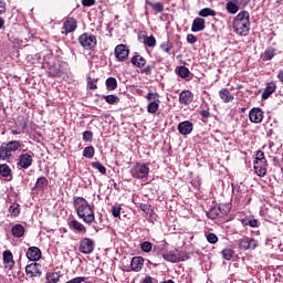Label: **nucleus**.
Masks as SVG:
<instances>
[{
  "label": "nucleus",
  "instance_id": "obj_1",
  "mask_svg": "<svg viewBox=\"0 0 283 283\" xmlns=\"http://www.w3.org/2000/svg\"><path fill=\"white\" fill-rule=\"evenodd\" d=\"M73 205L80 220L84 221L85 224H92L96 220L94 209L90 206L87 199L83 197H74Z\"/></svg>",
  "mask_w": 283,
  "mask_h": 283
},
{
  "label": "nucleus",
  "instance_id": "obj_2",
  "mask_svg": "<svg viewBox=\"0 0 283 283\" xmlns=\"http://www.w3.org/2000/svg\"><path fill=\"white\" fill-rule=\"evenodd\" d=\"M21 149L20 140H10L7 144L0 146V160H10L12 158V153L19 151Z\"/></svg>",
  "mask_w": 283,
  "mask_h": 283
},
{
  "label": "nucleus",
  "instance_id": "obj_3",
  "mask_svg": "<svg viewBox=\"0 0 283 283\" xmlns=\"http://www.w3.org/2000/svg\"><path fill=\"white\" fill-rule=\"evenodd\" d=\"M235 32L240 36H247L249 34V12L241 11L237 15Z\"/></svg>",
  "mask_w": 283,
  "mask_h": 283
},
{
  "label": "nucleus",
  "instance_id": "obj_4",
  "mask_svg": "<svg viewBox=\"0 0 283 283\" xmlns=\"http://www.w3.org/2000/svg\"><path fill=\"white\" fill-rule=\"evenodd\" d=\"M253 167L256 176H260V178H264V176L266 175V167H269V161H266L264 151L262 150L256 151L255 158L253 161Z\"/></svg>",
  "mask_w": 283,
  "mask_h": 283
},
{
  "label": "nucleus",
  "instance_id": "obj_5",
  "mask_svg": "<svg viewBox=\"0 0 283 283\" xmlns=\"http://www.w3.org/2000/svg\"><path fill=\"white\" fill-rule=\"evenodd\" d=\"M130 176L135 178L136 180H144V178H147L149 176V165L145 163H136L130 168Z\"/></svg>",
  "mask_w": 283,
  "mask_h": 283
},
{
  "label": "nucleus",
  "instance_id": "obj_6",
  "mask_svg": "<svg viewBox=\"0 0 283 283\" xmlns=\"http://www.w3.org/2000/svg\"><path fill=\"white\" fill-rule=\"evenodd\" d=\"M77 41L80 45L84 48V50H94V48L98 45V40L96 39V35L90 32H84L83 34H81Z\"/></svg>",
  "mask_w": 283,
  "mask_h": 283
},
{
  "label": "nucleus",
  "instance_id": "obj_7",
  "mask_svg": "<svg viewBox=\"0 0 283 283\" xmlns=\"http://www.w3.org/2000/svg\"><path fill=\"white\" fill-rule=\"evenodd\" d=\"M146 101H148L147 112L148 114H156L160 109V95L158 93L149 92L146 95Z\"/></svg>",
  "mask_w": 283,
  "mask_h": 283
},
{
  "label": "nucleus",
  "instance_id": "obj_8",
  "mask_svg": "<svg viewBox=\"0 0 283 283\" xmlns=\"http://www.w3.org/2000/svg\"><path fill=\"white\" fill-rule=\"evenodd\" d=\"M164 260L166 262H185L189 259V255L186 252L180 251H169L163 254Z\"/></svg>",
  "mask_w": 283,
  "mask_h": 283
},
{
  "label": "nucleus",
  "instance_id": "obj_9",
  "mask_svg": "<svg viewBox=\"0 0 283 283\" xmlns=\"http://www.w3.org/2000/svg\"><path fill=\"white\" fill-rule=\"evenodd\" d=\"M96 247V243L90 239V238H83L80 241L78 251L80 253H83L84 255H90L94 253V249Z\"/></svg>",
  "mask_w": 283,
  "mask_h": 283
},
{
  "label": "nucleus",
  "instance_id": "obj_10",
  "mask_svg": "<svg viewBox=\"0 0 283 283\" xmlns=\"http://www.w3.org/2000/svg\"><path fill=\"white\" fill-rule=\"evenodd\" d=\"M48 74L51 78H61L63 76V66H61V62H54L50 65H46Z\"/></svg>",
  "mask_w": 283,
  "mask_h": 283
},
{
  "label": "nucleus",
  "instance_id": "obj_11",
  "mask_svg": "<svg viewBox=\"0 0 283 283\" xmlns=\"http://www.w3.org/2000/svg\"><path fill=\"white\" fill-rule=\"evenodd\" d=\"M114 55L117 61H127V59H129V48H127L125 44H118L115 48Z\"/></svg>",
  "mask_w": 283,
  "mask_h": 283
},
{
  "label": "nucleus",
  "instance_id": "obj_12",
  "mask_svg": "<svg viewBox=\"0 0 283 283\" xmlns=\"http://www.w3.org/2000/svg\"><path fill=\"white\" fill-rule=\"evenodd\" d=\"M76 28H78V22L76 21L75 18H67L64 22H63V28L62 30V34H70L72 32L76 31Z\"/></svg>",
  "mask_w": 283,
  "mask_h": 283
},
{
  "label": "nucleus",
  "instance_id": "obj_13",
  "mask_svg": "<svg viewBox=\"0 0 283 283\" xmlns=\"http://www.w3.org/2000/svg\"><path fill=\"white\" fill-rule=\"evenodd\" d=\"M27 277H41L43 272H41V264L39 263H31L25 266Z\"/></svg>",
  "mask_w": 283,
  "mask_h": 283
},
{
  "label": "nucleus",
  "instance_id": "obj_14",
  "mask_svg": "<svg viewBox=\"0 0 283 283\" xmlns=\"http://www.w3.org/2000/svg\"><path fill=\"white\" fill-rule=\"evenodd\" d=\"M69 229L74 231V233H82L83 235L87 233V228L76 219L69 221Z\"/></svg>",
  "mask_w": 283,
  "mask_h": 283
},
{
  "label": "nucleus",
  "instance_id": "obj_15",
  "mask_svg": "<svg viewBox=\"0 0 283 283\" xmlns=\"http://www.w3.org/2000/svg\"><path fill=\"white\" fill-rule=\"evenodd\" d=\"M32 155L24 153L20 155L19 160H18V167H21V169H30L32 167Z\"/></svg>",
  "mask_w": 283,
  "mask_h": 283
},
{
  "label": "nucleus",
  "instance_id": "obj_16",
  "mask_svg": "<svg viewBox=\"0 0 283 283\" xmlns=\"http://www.w3.org/2000/svg\"><path fill=\"white\" fill-rule=\"evenodd\" d=\"M249 120H251V123H262V120H264V112L258 107L252 108L249 112Z\"/></svg>",
  "mask_w": 283,
  "mask_h": 283
},
{
  "label": "nucleus",
  "instance_id": "obj_17",
  "mask_svg": "<svg viewBox=\"0 0 283 283\" xmlns=\"http://www.w3.org/2000/svg\"><path fill=\"white\" fill-rule=\"evenodd\" d=\"M177 129L181 136H189L193 132V123L189 120L180 122L177 126Z\"/></svg>",
  "mask_w": 283,
  "mask_h": 283
},
{
  "label": "nucleus",
  "instance_id": "obj_18",
  "mask_svg": "<svg viewBox=\"0 0 283 283\" xmlns=\"http://www.w3.org/2000/svg\"><path fill=\"white\" fill-rule=\"evenodd\" d=\"M27 258L30 260V262H39V260L42 258L41 249L36 247H30L27 250Z\"/></svg>",
  "mask_w": 283,
  "mask_h": 283
},
{
  "label": "nucleus",
  "instance_id": "obj_19",
  "mask_svg": "<svg viewBox=\"0 0 283 283\" xmlns=\"http://www.w3.org/2000/svg\"><path fill=\"white\" fill-rule=\"evenodd\" d=\"M2 258L6 269L12 271V269H14V256L12 255V252L10 250H6L2 254Z\"/></svg>",
  "mask_w": 283,
  "mask_h": 283
},
{
  "label": "nucleus",
  "instance_id": "obj_20",
  "mask_svg": "<svg viewBox=\"0 0 283 283\" xmlns=\"http://www.w3.org/2000/svg\"><path fill=\"white\" fill-rule=\"evenodd\" d=\"M179 103L181 105H191V103H193V93H191V91H182L179 94Z\"/></svg>",
  "mask_w": 283,
  "mask_h": 283
},
{
  "label": "nucleus",
  "instance_id": "obj_21",
  "mask_svg": "<svg viewBox=\"0 0 283 283\" xmlns=\"http://www.w3.org/2000/svg\"><path fill=\"white\" fill-rule=\"evenodd\" d=\"M145 265V259L143 256H134L130 261L132 271L138 273L143 271V266Z\"/></svg>",
  "mask_w": 283,
  "mask_h": 283
},
{
  "label": "nucleus",
  "instance_id": "obj_22",
  "mask_svg": "<svg viewBox=\"0 0 283 283\" xmlns=\"http://www.w3.org/2000/svg\"><path fill=\"white\" fill-rule=\"evenodd\" d=\"M275 90H277L275 82L272 81L268 83L261 96L262 101L269 99L271 95L274 94Z\"/></svg>",
  "mask_w": 283,
  "mask_h": 283
},
{
  "label": "nucleus",
  "instance_id": "obj_23",
  "mask_svg": "<svg viewBox=\"0 0 283 283\" xmlns=\"http://www.w3.org/2000/svg\"><path fill=\"white\" fill-rule=\"evenodd\" d=\"M207 28L205 19L202 18H195L191 25V32H202Z\"/></svg>",
  "mask_w": 283,
  "mask_h": 283
},
{
  "label": "nucleus",
  "instance_id": "obj_24",
  "mask_svg": "<svg viewBox=\"0 0 283 283\" xmlns=\"http://www.w3.org/2000/svg\"><path fill=\"white\" fill-rule=\"evenodd\" d=\"M222 207H224V205H219L218 207L211 208L210 211L207 212V217L210 218V220L222 218Z\"/></svg>",
  "mask_w": 283,
  "mask_h": 283
},
{
  "label": "nucleus",
  "instance_id": "obj_25",
  "mask_svg": "<svg viewBox=\"0 0 283 283\" xmlns=\"http://www.w3.org/2000/svg\"><path fill=\"white\" fill-rule=\"evenodd\" d=\"M11 233L13 238H23V235H25V227H23L21 223H17L12 226Z\"/></svg>",
  "mask_w": 283,
  "mask_h": 283
},
{
  "label": "nucleus",
  "instance_id": "obj_26",
  "mask_svg": "<svg viewBox=\"0 0 283 283\" xmlns=\"http://www.w3.org/2000/svg\"><path fill=\"white\" fill-rule=\"evenodd\" d=\"M160 50L164 51L165 54H176V51H174V42H170L169 39H167L160 44Z\"/></svg>",
  "mask_w": 283,
  "mask_h": 283
},
{
  "label": "nucleus",
  "instance_id": "obj_27",
  "mask_svg": "<svg viewBox=\"0 0 283 283\" xmlns=\"http://www.w3.org/2000/svg\"><path fill=\"white\" fill-rule=\"evenodd\" d=\"M219 96L223 103H231V101H234L233 94L229 91V88H221L219 91Z\"/></svg>",
  "mask_w": 283,
  "mask_h": 283
},
{
  "label": "nucleus",
  "instance_id": "obj_28",
  "mask_svg": "<svg viewBox=\"0 0 283 283\" xmlns=\"http://www.w3.org/2000/svg\"><path fill=\"white\" fill-rule=\"evenodd\" d=\"M61 277V272H48L45 276V283H59Z\"/></svg>",
  "mask_w": 283,
  "mask_h": 283
},
{
  "label": "nucleus",
  "instance_id": "obj_29",
  "mask_svg": "<svg viewBox=\"0 0 283 283\" xmlns=\"http://www.w3.org/2000/svg\"><path fill=\"white\" fill-rule=\"evenodd\" d=\"M130 63L135 65V67H145V65L147 64V60H145L143 55L136 54L132 57Z\"/></svg>",
  "mask_w": 283,
  "mask_h": 283
},
{
  "label": "nucleus",
  "instance_id": "obj_30",
  "mask_svg": "<svg viewBox=\"0 0 283 283\" xmlns=\"http://www.w3.org/2000/svg\"><path fill=\"white\" fill-rule=\"evenodd\" d=\"M48 185H50V181H48V178L45 177H40L38 178L34 189H38L39 191H45Z\"/></svg>",
  "mask_w": 283,
  "mask_h": 283
},
{
  "label": "nucleus",
  "instance_id": "obj_31",
  "mask_svg": "<svg viewBox=\"0 0 283 283\" xmlns=\"http://www.w3.org/2000/svg\"><path fill=\"white\" fill-rule=\"evenodd\" d=\"M226 10L229 12V14H237L238 10H240V7H238V0L228 1L226 4Z\"/></svg>",
  "mask_w": 283,
  "mask_h": 283
},
{
  "label": "nucleus",
  "instance_id": "obj_32",
  "mask_svg": "<svg viewBox=\"0 0 283 283\" xmlns=\"http://www.w3.org/2000/svg\"><path fill=\"white\" fill-rule=\"evenodd\" d=\"M240 251H249V238L243 237L237 241Z\"/></svg>",
  "mask_w": 283,
  "mask_h": 283
},
{
  "label": "nucleus",
  "instance_id": "obj_33",
  "mask_svg": "<svg viewBox=\"0 0 283 283\" xmlns=\"http://www.w3.org/2000/svg\"><path fill=\"white\" fill-rule=\"evenodd\" d=\"M9 213L12 218H18L21 214V206L19 203H13L9 207Z\"/></svg>",
  "mask_w": 283,
  "mask_h": 283
},
{
  "label": "nucleus",
  "instance_id": "obj_34",
  "mask_svg": "<svg viewBox=\"0 0 283 283\" xmlns=\"http://www.w3.org/2000/svg\"><path fill=\"white\" fill-rule=\"evenodd\" d=\"M102 98H104L108 105H116L120 103V98L116 95H102Z\"/></svg>",
  "mask_w": 283,
  "mask_h": 283
},
{
  "label": "nucleus",
  "instance_id": "obj_35",
  "mask_svg": "<svg viewBox=\"0 0 283 283\" xmlns=\"http://www.w3.org/2000/svg\"><path fill=\"white\" fill-rule=\"evenodd\" d=\"M146 4L149 6L150 8H153V10H155V12H164L165 11V4H163L161 2H151V1H146Z\"/></svg>",
  "mask_w": 283,
  "mask_h": 283
},
{
  "label": "nucleus",
  "instance_id": "obj_36",
  "mask_svg": "<svg viewBox=\"0 0 283 283\" xmlns=\"http://www.w3.org/2000/svg\"><path fill=\"white\" fill-rule=\"evenodd\" d=\"M199 17H203V18H207V17H216L217 12L216 10L211 9V8H203L199 11Z\"/></svg>",
  "mask_w": 283,
  "mask_h": 283
},
{
  "label": "nucleus",
  "instance_id": "obj_37",
  "mask_svg": "<svg viewBox=\"0 0 283 283\" xmlns=\"http://www.w3.org/2000/svg\"><path fill=\"white\" fill-rule=\"evenodd\" d=\"M178 76H180V78H188L189 74H191V72L189 71V69L187 66H179L176 70Z\"/></svg>",
  "mask_w": 283,
  "mask_h": 283
},
{
  "label": "nucleus",
  "instance_id": "obj_38",
  "mask_svg": "<svg viewBox=\"0 0 283 283\" xmlns=\"http://www.w3.org/2000/svg\"><path fill=\"white\" fill-rule=\"evenodd\" d=\"M118 87V81L115 80V77H108L106 80V88L109 90L111 92H114Z\"/></svg>",
  "mask_w": 283,
  "mask_h": 283
},
{
  "label": "nucleus",
  "instance_id": "obj_39",
  "mask_svg": "<svg viewBox=\"0 0 283 283\" xmlns=\"http://www.w3.org/2000/svg\"><path fill=\"white\" fill-rule=\"evenodd\" d=\"M95 154H96V150L94 149V146L85 147L83 150L84 158L92 159V158H94Z\"/></svg>",
  "mask_w": 283,
  "mask_h": 283
},
{
  "label": "nucleus",
  "instance_id": "obj_40",
  "mask_svg": "<svg viewBox=\"0 0 283 283\" xmlns=\"http://www.w3.org/2000/svg\"><path fill=\"white\" fill-rule=\"evenodd\" d=\"M11 171L12 170L10 169V166H8V164L0 165V176H2V178H8Z\"/></svg>",
  "mask_w": 283,
  "mask_h": 283
},
{
  "label": "nucleus",
  "instance_id": "obj_41",
  "mask_svg": "<svg viewBox=\"0 0 283 283\" xmlns=\"http://www.w3.org/2000/svg\"><path fill=\"white\" fill-rule=\"evenodd\" d=\"M139 209L146 213V216H154V208L151 205L140 203Z\"/></svg>",
  "mask_w": 283,
  "mask_h": 283
},
{
  "label": "nucleus",
  "instance_id": "obj_42",
  "mask_svg": "<svg viewBox=\"0 0 283 283\" xmlns=\"http://www.w3.org/2000/svg\"><path fill=\"white\" fill-rule=\"evenodd\" d=\"M120 211H123V208L118 203L112 206L111 208V213L113 218H120Z\"/></svg>",
  "mask_w": 283,
  "mask_h": 283
},
{
  "label": "nucleus",
  "instance_id": "obj_43",
  "mask_svg": "<svg viewBox=\"0 0 283 283\" xmlns=\"http://www.w3.org/2000/svg\"><path fill=\"white\" fill-rule=\"evenodd\" d=\"M92 168L97 169V171H99V174H103V175L107 174V168H105V166H103V164H101V161H93Z\"/></svg>",
  "mask_w": 283,
  "mask_h": 283
},
{
  "label": "nucleus",
  "instance_id": "obj_44",
  "mask_svg": "<svg viewBox=\"0 0 283 283\" xmlns=\"http://www.w3.org/2000/svg\"><path fill=\"white\" fill-rule=\"evenodd\" d=\"M144 45L148 48H156V38L154 35L144 38Z\"/></svg>",
  "mask_w": 283,
  "mask_h": 283
},
{
  "label": "nucleus",
  "instance_id": "obj_45",
  "mask_svg": "<svg viewBox=\"0 0 283 283\" xmlns=\"http://www.w3.org/2000/svg\"><path fill=\"white\" fill-rule=\"evenodd\" d=\"M154 70H156V63L151 62L150 64H147L145 69H143L142 74L151 76V72H154Z\"/></svg>",
  "mask_w": 283,
  "mask_h": 283
},
{
  "label": "nucleus",
  "instance_id": "obj_46",
  "mask_svg": "<svg viewBox=\"0 0 283 283\" xmlns=\"http://www.w3.org/2000/svg\"><path fill=\"white\" fill-rule=\"evenodd\" d=\"M275 56V49L273 48H268L264 51V61H271Z\"/></svg>",
  "mask_w": 283,
  "mask_h": 283
},
{
  "label": "nucleus",
  "instance_id": "obj_47",
  "mask_svg": "<svg viewBox=\"0 0 283 283\" xmlns=\"http://www.w3.org/2000/svg\"><path fill=\"white\" fill-rule=\"evenodd\" d=\"M153 244L149 241H144L140 243V249L144 251V253H151Z\"/></svg>",
  "mask_w": 283,
  "mask_h": 283
},
{
  "label": "nucleus",
  "instance_id": "obj_48",
  "mask_svg": "<svg viewBox=\"0 0 283 283\" xmlns=\"http://www.w3.org/2000/svg\"><path fill=\"white\" fill-rule=\"evenodd\" d=\"M83 140L85 143H92V140H94V133H92V130H85L83 133Z\"/></svg>",
  "mask_w": 283,
  "mask_h": 283
},
{
  "label": "nucleus",
  "instance_id": "obj_49",
  "mask_svg": "<svg viewBox=\"0 0 283 283\" xmlns=\"http://www.w3.org/2000/svg\"><path fill=\"white\" fill-rule=\"evenodd\" d=\"M52 61H54V54H52V51H49V53L46 55H44V66H48L50 64H52Z\"/></svg>",
  "mask_w": 283,
  "mask_h": 283
},
{
  "label": "nucleus",
  "instance_id": "obj_50",
  "mask_svg": "<svg viewBox=\"0 0 283 283\" xmlns=\"http://www.w3.org/2000/svg\"><path fill=\"white\" fill-rule=\"evenodd\" d=\"M233 250L232 249H224L222 251L223 260H231L233 258Z\"/></svg>",
  "mask_w": 283,
  "mask_h": 283
},
{
  "label": "nucleus",
  "instance_id": "obj_51",
  "mask_svg": "<svg viewBox=\"0 0 283 283\" xmlns=\"http://www.w3.org/2000/svg\"><path fill=\"white\" fill-rule=\"evenodd\" d=\"M271 218L277 222L282 218V210L280 208H274Z\"/></svg>",
  "mask_w": 283,
  "mask_h": 283
},
{
  "label": "nucleus",
  "instance_id": "obj_52",
  "mask_svg": "<svg viewBox=\"0 0 283 283\" xmlns=\"http://www.w3.org/2000/svg\"><path fill=\"white\" fill-rule=\"evenodd\" d=\"M207 241L210 244H216L218 242V235H216V233L210 232L207 234Z\"/></svg>",
  "mask_w": 283,
  "mask_h": 283
},
{
  "label": "nucleus",
  "instance_id": "obj_53",
  "mask_svg": "<svg viewBox=\"0 0 283 283\" xmlns=\"http://www.w3.org/2000/svg\"><path fill=\"white\" fill-rule=\"evenodd\" d=\"M199 114L201 116L202 123H207V118L211 116V113L209 112V109H202L199 112Z\"/></svg>",
  "mask_w": 283,
  "mask_h": 283
},
{
  "label": "nucleus",
  "instance_id": "obj_54",
  "mask_svg": "<svg viewBox=\"0 0 283 283\" xmlns=\"http://www.w3.org/2000/svg\"><path fill=\"white\" fill-rule=\"evenodd\" d=\"M82 6L84 8H92V6H96V0H82Z\"/></svg>",
  "mask_w": 283,
  "mask_h": 283
},
{
  "label": "nucleus",
  "instance_id": "obj_55",
  "mask_svg": "<svg viewBox=\"0 0 283 283\" xmlns=\"http://www.w3.org/2000/svg\"><path fill=\"white\" fill-rule=\"evenodd\" d=\"M187 42L193 45V43H198V38L193 34H188L187 35Z\"/></svg>",
  "mask_w": 283,
  "mask_h": 283
},
{
  "label": "nucleus",
  "instance_id": "obj_56",
  "mask_svg": "<svg viewBox=\"0 0 283 283\" xmlns=\"http://www.w3.org/2000/svg\"><path fill=\"white\" fill-rule=\"evenodd\" d=\"M87 85H88L90 90H98L96 82L94 80H92V77H88Z\"/></svg>",
  "mask_w": 283,
  "mask_h": 283
},
{
  "label": "nucleus",
  "instance_id": "obj_57",
  "mask_svg": "<svg viewBox=\"0 0 283 283\" xmlns=\"http://www.w3.org/2000/svg\"><path fill=\"white\" fill-rule=\"evenodd\" d=\"M142 283H158V279L148 275L142 281Z\"/></svg>",
  "mask_w": 283,
  "mask_h": 283
},
{
  "label": "nucleus",
  "instance_id": "obj_58",
  "mask_svg": "<svg viewBox=\"0 0 283 283\" xmlns=\"http://www.w3.org/2000/svg\"><path fill=\"white\" fill-rule=\"evenodd\" d=\"M249 249H258V241L255 239H250Z\"/></svg>",
  "mask_w": 283,
  "mask_h": 283
},
{
  "label": "nucleus",
  "instance_id": "obj_59",
  "mask_svg": "<svg viewBox=\"0 0 283 283\" xmlns=\"http://www.w3.org/2000/svg\"><path fill=\"white\" fill-rule=\"evenodd\" d=\"M249 227H260V222L256 219H250Z\"/></svg>",
  "mask_w": 283,
  "mask_h": 283
},
{
  "label": "nucleus",
  "instance_id": "obj_60",
  "mask_svg": "<svg viewBox=\"0 0 283 283\" xmlns=\"http://www.w3.org/2000/svg\"><path fill=\"white\" fill-rule=\"evenodd\" d=\"M6 12V3L3 1H0V14H3Z\"/></svg>",
  "mask_w": 283,
  "mask_h": 283
},
{
  "label": "nucleus",
  "instance_id": "obj_61",
  "mask_svg": "<svg viewBox=\"0 0 283 283\" xmlns=\"http://www.w3.org/2000/svg\"><path fill=\"white\" fill-rule=\"evenodd\" d=\"M277 78L282 82L283 85V70L279 71Z\"/></svg>",
  "mask_w": 283,
  "mask_h": 283
},
{
  "label": "nucleus",
  "instance_id": "obj_62",
  "mask_svg": "<svg viewBox=\"0 0 283 283\" xmlns=\"http://www.w3.org/2000/svg\"><path fill=\"white\" fill-rule=\"evenodd\" d=\"M241 224H243V227L249 226V219L248 218L242 219Z\"/></svg>",
  "mask_w": 283,
  "mask_h": 283
},
{
  "label": "nucleus",
  "instance_id": "obj_63",
  "mask_svg": "<svg viewBox=\"0 0 283 283\" xmlns=\"http://www.w3.org/2000/svg\"><path fill=\"white\" fill-rule=\"evenodd\" d=\"M221 216H227V210L224 209V206L221 208Z\"/></svg>",
  "mask_w": 283,
  "mask_h": 283
},
{
  "label": "nucleus",
  "instance_id": "obj_64",
  "mask_svg": "<svg viewBox=\"0 0 283 283\" xmlns=\"http://www.w3.org/2000/svg\"><path fill=\"white\" fill-rule=\"evenodd\" d=\"M160 283H176L174 280L169 279L167 281H161Z\"/></svg>",
  "mask_w": 283,
  "mask_h": 283
}]
</instances>
